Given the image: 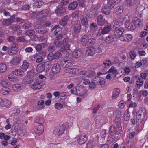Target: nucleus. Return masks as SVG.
I'll return each mask as SVG.
<instances>
[{"label":"nucleus","mask_w":148,"mask_h":148,"mask_svg":"<svg viewBox=\"0 0 148 148\" xmlns=\"http://www.w3.org/2000/svg\"><path fill=\"white\" fill-rule=\"evenodd\" d=\"M33 81V79L31 77H29L27 76L25 77L23 79L22 83L23 84H30Z\"/></svg>","instance_id":"29"},{"label":"nucleus","mask_w":148,"mask_h":148,"mask_svg":"<svg viewBox=\"0 0 148 148\" xmlns=\"http://www.w3.org/2000/svg\"><path fill=\"white\" fill-rule=\"evenodd\" d=\"M22 88V85L18 84L13 85L12 86V89L14 92H18Z\"/></svg>","instance_id":"34"},{"label":"nucleus","mask_w":148,"mask_h":148,"mask_svg":"<svg viewBox=\"0 0 148 148\" xmlns=\"http://www.w3.org/2000/svg\"><path fill=\"white\" fill-rule=\"evenodd\" d=\"M29 66V64L28 62H24L21 66V68L22 69L26 71L28 69Z\"/></svg>","instance_id":"59"},{"label":"nucleus","mask_w":148,"mask_h":148,"mask_svg":"<svg viewBox=\"0 0 148 148\" xmlns=\"http://www.w3.org/2000/svg\"><path fill=\"white\" fill-rule=\"evenodd\" d=\"M95 121V124L97 125L103 126L106 123L108 122L107 119L103 116H101Z\"/></svg>","instance_id":"11"},{"label":"nucleus","mask_w":148,"mask_h":148,"mask_svg":"<svg viewBox=\"0 0 148 148\" xmlns=\"http://www.w3.org/2000/svg\"><path fill=\"white\" fill-rule=\"evenodd\" d=\"M74 31L75 33L73 34V36H75L80 32L81 29V25L79 21H75L73 24Z\"/></svg>","instance_id":"7"},{"label":"nucleus","mask_w":148,"mask_h":148,"mask_svg":"<svg viewBox=\"0 0 148 148\" xmlns=\"http://www.w3.org/2000/svg\"><path fill=\"white\" fill-rule=\"evenodd\" d=\"M21 61L20 57H14L10 61V63L12 66L18 65Z\"/></svg>","instance_id":"17"},{"label":"nucleus","mask_w":148,"mask_h":148,"mask_svg":"<svg viewBox=\"0 0 148 148\" xmlns=\"http://www.w3.org/2000/svg\"><path fill=\"white\" fill-rule=\"evenodd\" d=\"M12 74L20 77H22L24 75V72L20 69H15L12 71Z\"/></svg>","instance_id":"20"},{"label":"nucleus","mask_w":148,"mask_h":148,"mask_svg":"<svg viewBox=\"0 0 148 148\" xmlns=\"http://www.w3.org/2000/svg\"><path fill=\"white\" fill-rule=\"evenodd\" d=\"M34 130L36 134L40 135L43 132L44 127L42 125H38L37 127H35Z\"/></svg>","instance_id":"14"},{"label":"nucleus","mask_w":148,"mask_h":148,"mask_svg":"<svg viewBox=\"0 0 148 148\" xmlns=\"http://www.w3.org/2000/svg\"><path fill=\"white\" fill-rule=\"evenodd\" d=\"M133 22L135 25L136 27H142L143 25L142 21L137 17L134 18L133 19Z\"/></svg>","instance_id":"24"},{"label":"nucleus","mask_w":148,"mask_h":148,"mask_svg":"<svg viewBox=\"0 0 148 148\" xmlns=\"http://www.w3.org/2000/svg\"><path fill=\"white\" fill-rule=\"evenodd\" d=\"M95 6H94L91 8L90 10H88L86 12V14L88 16H91L95 15L96 12V10L95 9Z\"/></svg>","instance_id":"27"},{"label":"nucleus","mask_w":148,"mask_h":148,"mask_svg":"<svg viewBox=\"0 0 148 148\" xmlns=\"http://www.w3.org/2000/svg\"><path fill=\"white\" fill-rule=\"evenodd\" d=\"M8 78L10 81L14 82H16L17 81V78L12 74H10L9 75Z\"/></svg>","instance_id":"58"},{"label":"nucleus","mask_w":148,"mask_h":148,"mask_svg":"<svg viewBox=\"0 0 148 148\" xmlns=\"http://www.w3.org/2000/svg\"><path fill=\"white\" fill-rule=\"evenodd\" d=\"M93 0H80L79 1V5L80 6L82 7L86 5V3H91L93 1Z\"/></svg>","instance_id":"50"},{"label":"nucleus","mask_w":148,"mask_h":148,"mask_svg":"<svg viewBox=\"0 0 148 148\" xmlns=\"http://www.w3.org/2000/svg\"><path fill=\"white\" fill-rule=\"evenodd\" d=\"M135 133L134 132H132L127 135V137L128 139L127 141L128 143H131L132 144L133 143L134 141V137L135 135Z\"/></svg>","instance_id":"22"},{"label":"nucleus","mask_w":148,"mask_h":148,"mask_svg":"<svg viewBox=\"0 0 148 148\" xmlns=\"http://www.w3.org/2000/svg\"><path fill=\"white\" fill-rule=\"evenodd\" d=\"M15 21V17L14 16H12L10 18L5 19L3 20L2 23L4 26H8L11 25Z\"/></svg>","instance_id":"12"},{"label":"nucleus","mask_w":148,"mask_h":148,"mask_svg":"<svg viewBox=\"0 0 148 148\" xmlns=\"http://www.w3.org/2000/svg\"><path fill=\"white\" fill-rule=\"evenodd\" d=\"M111 29V28L110 26H106L104 27L101 30V33L103 34L108 33Z\"/></svg>","instance_id":"47"},{"label":"nucleus","mask_w":148,"mask_h":148,"mask_svg":"<svg viewBox=\"0 0 148 148\" xmlns=\"http://www.w3.org/2000/svg\"><path fill=\"white\" fill-rule=\"evenodd\" d=\"M82 52L79 50H75L72 53L71 55L73 58H79L82 56Z\"/></svg>","instance_id":"21"},{"label":"nucleus","mask_w":148,"mask_h":148,"mask_svg":"<svg viewBox=\"0 0 148 148\" xmlns=\"http://www.w3.org/2000/svg\"><path fill=\"white\" fill-rule=\"evenodd\" d=\"M132 114L133 116L136 117L137 123L141 121L142 114L140 111L134 109L132 112Z\"/></svg>","instance_id":"13"},{"label":"nucleus","mask_w":148,"mask_h":148,"mask_svg":"<svg viewBox=\"0 0 148 148\" xmlns=\"http://www.w3.org/2000/svg\"><path fill=\"white\" fill-rule=\"evenodd\" d=\"M60 66L59 64L58 63L55 64L52 67V73L54 74L58 73L60 72Z\"/></svg>","instance_id":"19"},{"label":"nucleus","mask_w":148,"mask_h":148,"mask_svg":"<svg viewBox=\"0 0 148 148\" xmlns=\"http://www.w3.org/2000/svg\"><path fill=\"white\" fill-rule=\"evenodd\" d=\"M78 74L80 75H84L88 77H92L95 74L94 72L92 71H82L80 69H79Z\"/></svg>","instance_id":"8"},{"label":"nucleus","mask_w":148,"mask_h":148,"mask_svg":"<svg viewBox=\"0 0 148 148\" xmlns=\"http://www.w3.org/2000/svg\"><path fill=\"white\" fill-rule=\"evenodd\" d=\"M120 90L119 88H116L114 89L113 91L112 98L113 99H115L119 96L120 93Z\"/></svg>","instance_id":"33"},{"label":"nucleus","mask_w":148,"mask_h":148,"mask_svg":"<svg viewBox=\"0 0 148 148\" xmlns=\"http://www.w3.org/2000/svg\"><path fill=\"white\" fill-rule=\"evenodd\" d=\"M109 9L106 5L104 6L102 9V13L106 15H109L111 12V11Z\"/></svg>","instance_id":"38"},{"label":"nucleus","mask_w":148,"mask_h":148,"mask_svg":"<svg viewBox=\"0 0 148 148\" xmlns=\"http://www.w3.org/2000/svg\"><path fill=\"white\" fill-rule=\"evenodd\" d=\"M60 64L63 68H65L69 67V66L68 65V63L66 59L62 60L60 62Z\"/></svg>","instance_id":"55"},{"label":"nucleus","mask_w":148,"mask_h":148,"mask_svg":"<svg viewBox=\"0 0 148 148\" xmlns=\"http://www.w3.org/2000/svg\"><path fill=\"white\" fill-rule=\"evenodd\" d=\"M81 22L83 25H86L88 24V21L87 18L85 16H82L80 18Z\"/></svg>","instance_id":"46"},{"label":"nucleus","mask_w":148,"mask_h":148,"mask_svg":"<svg viewBox=\"0 0 148 148\" xmlns=\"http://www.w3.org/2000/svg\"><path fill=\"white\" fill-rule=\"evenodd\" d=\"M69 40V39L68 38H65L60 41H56L54 43V45L57 47L62 48L63 47L64 44H65L66 42H68Z\"/></svg>","instance_id":"16"},{"label":"nucleus","mask_w":148,"mask_h":148,"mask_svg":"<svg viewBox=\"0 0 148 148\" xmlns=\"http://www.w3.org/2000/svg\"><path fill=\"white\" fill-rule=\"evenodd\" d=\"M86 52L88 55L93 56L96 53L95 47H90L87 51Z\"/></svg>","instance_id":"36"},{"label":"nucleus","mask_w":148,"mask_h":148,"mask_svg":"<svg viewBox=\"0 0 148 148\" xmlns=\"http://www.w3.org/2000/svg\"><path fill=\"white\" fill-rule=\"evenodd\" d=\"M20 113V110L18 109L14 108L10 112V113L12 116H16Z\"/></svg>","instance_id":"60"},{"label":"nucleus","mask_w":148,"mask_h":148,"mask_svg":"<svg viewBox=\"0 0 148 148\" xmlns=\"http://www.w3.org/2000/svg\"><path fill=\"white\" fill-rule=\"evenodd\" d=\"M116 4L113 0H108V8L112 9L113 8Z\"/></svg>","instance_id":"45"},{"label":"nucleus","mask_w":148,"mask_h":148,"mask_svg":"<svg viewBox=\"0 0 148 148\" xmlns=\"http://www.w3.org/2000/svg\"><path fill=\"white\" fill-rule=\"evenodd\" d=\"M36 74L33 70H31L27 72V75L28 77L32 78L36 75Z\"/></svg>","instance_id":"56"},{"label":"nucleus","mask_w":148,"mask_h":148,"mask_svg":"<svg viewBox=\"0 0 148 148\" xmlns=\"http://www.w3.org/2000/svg\"><path fill=\"white\" fill-rule=\"evenodd\" d=\"M124 30L122 27L118 28L114 30V36L116 38H119L120 40L122 41H126V39L122 35Z\"/></svg>","instance_id":"2"},{"label":"nucleus","mask_w":148,"mask_h":148,"mask_svg":"<svg viewBox=\"0 0 148 148\" xmlns=\"http://www.w3.org/2000/svg\"><path fill=\"white\" fill-rule=\"evenodd\" d=\"M95 146V142L92 140L88 142L87 144V148H93Z\"/></svg>","instance_id":"52"},{"label":"nucleus","mask_w":148,"mask_h":148,"mask_svg":"<svg viewBox=\"0 0 148 148\" xmlns=\"http://www.w3.org/2000/svg\"><path fill=\"white\" fill-rule=\"evenodd\" d=\"M79 69L76 68H69L65 70L66 73L73 74H78Z\"/></svg>","instance_id":"26"},{"label":"nucleus","mask_w":148,"mask_h":148,"mask_svg":"<svg viewBox=\"0 0 148 148\" xmlns=\"http://www.w3.org/2000/svg\"><path fill=\"white\" fill-rule=\"evenodd\" d=\"M123 11V8L122 6H118L114 9V12L117 14H121Z\"/></svg>","instance_id":"37"},{"label":"nucleus","mask_w":148,"mask_h":148,"mask_svg":"<svg viewBox=\"0 0 148 148\" xmlns=\"http://www.w3.org/2000/svg\"><path fill=\"white\" fill-rule=\"evenodd\" d=\"M70 92L72 94L79 96L82 98H85L88 95L87 90L80 86H76L73 89H71Z\"/></svg>","instance_id":"1"},{"label":"nucleus","mask_w":148,"mask_h":148,"mask_svg":"<svg viewBox=\"0 0 148 148\" xmlns=\"http://www.w3.org/2000/svg\"><path fill=\"white\" fill-rule=\"evenodd\" d=\"M75 138H77L78 144L81 145L85 143L88 140V136L84 134L77 135Z\"/></svg>","instance_id":"3"},{"label":"nucleus","mask_w":148,"mask_h":148,"mask_svg":"<svg viewBox=\"0 0 148 148\" xmlns=\"http://www.w3.org/2000/svg\"><path fill=\"white\" fill-rule=\"evenodd\" d=\"M114 40V38L112 36H109L106 38L105 41L108 43H110L112 42Z\"/></svg>","instance_id":"64"},{"label":"nucleus","mask_w":148,"mask_h":148,"mask_svg":"<svg viewBox=\"0 0 148 148\" xmlns=\"http://www.w3.org/2000/svg\"><path fill=\"white\" fill-rule=\"evenodd\" d=\"M45 69V67L42 64H39L37 65L36 69L37 71L39 73L42 72Z\"/></svg>","instance_id":"49"},{"label":"nucleus","mask_w":148,"mask_h":148,"mask_svg":"<svg viewBox=\"0 0 148 148\" xmlns=\"http://www.w3.org/2000/svg\"><path fill=\"white\" fill-rule=\"evenodd\" d=\"M88 41H87L86 44L85 45L86 47H90L93 45L95 43L96 40L95 38H89Z\"/></svg>","instance_id":"30"},{"label":"nucleus","mask_w":148,"mask_h":148,"mask_svg":"<svg viewBox=\"0 0 148 148\" xmlns=\"http://www.w3.org/2000/svg\"><path fill=\"white\" fill-rule=\"evenodd\" d=\"M1 86L4 88L8 87L9 86L8 81L7 80H3L1 82Z\"/></svg>","instance_id":"63"},{"label":"nucleus","mask_w":148,"mask_h":148,"mask_svg":"<svg viewBox=\"0 0 148 148\" xmlns=\"http://www.w3.org/2000/svg\"><path fill=\"white\" fill-rule=\"evenodd\" d=\"M124 37V38L126 39V41L130 42L131 41L133 38L132 35L130 34H124L123 36Z\"/></svg>","instance_id":"54"},{"label":"nucleus","mask_w":148,"mask_h":148,"mask_svg":"<svg viewBox=\"0 0 148 148\" xmlns=\"http://www.w3.org/2000/svg\"><path fill=\"white\" fill-rule=\"evenodd\" d=\"M69 17L68 16H66L62 18L60 21V24L63 26H64L66 25L67 21L69 20Z\"/></svg>","instance_id":"31"},{"label":"nucleus","mask_w":148,"mask_h":148,"mask_svg":"<svg viewBox=\"0 0 148 148\" xmlns=\"http://www.w3.org/2000/svg\"><path fill=\"white\" fill-rule=\"evenodd\" d=\"M108 72L110 73L112 75V77H115L118 74V72L116 67L112 66Z\"/></svg>","instance_id":"23"},{"label":"nucleus","mask_w":148,"mask_h":148,"mask_svg":"<svg viewBox=\"0 0 148 148\" xmlns=\"http://www.w3.org/2000/svg\"><path fill=\"white\" fill-rule=\"evenodd\" d=\"M1 92L2 94L4 95H6L11 93V91L10 89L8 87L4 88L1 90Z\"/></svg>","instance_id":"48"},{"label":"nucleus","mask_w":148,"mask_h":148,"mask_svg":"<svg viewBox=\"0 0 148 148\" xmlns=\"http://www.w3.org/2000/svg\"><path fill=\"white\" fill-rule=\"evenodd\" d=\"M43 4V3L41 1H36L33 4V6L36 8H40Z\"/></svg>","instance_id":"53"},{"label":"nucleus","mask_w":148,"mask_h":148,"mask_svg":"<svg viewBox=\"0 0 148 148\" xmlns=\"http://www.w3.org/2000/svg\"><path fill=\"white\" fill-rule=\"evenodd\" d=\"M52 30H55L54 33L56 36L55 38L58 40L61 39L62 38V35L61 34L62 30V28L60 27L58 25H56L53 28Z\"/></svg>","instance_id":"4"},{"label":"nucleus","mask_w":148,"mask_h":148,"mask_svg":"<svg viewBox=\"0 0 148 148\" xmlns=\"http://www.w3.org/2000/svg\"><path fill=\"white\" fill-rule=\"evenodd\" d=\"M66 10L65 7L58 5L57 6L56 9L55 10V13L58 16H60L65 13Z\"/></svg>","instance_id":"9"},{"label":"nucleus","mask_w":148,"mask_h":148,"mask_svg":"<svg viewBox=\"0 0 148 148\" xmlns=\"http://www.w3.org/2000/svg\"><path fill=\"white\" fill-rule=\"evenodd\" d=\"M130 112L129 111V109H127L126 110V112L125 113L124 116V118L125 121H128L130 119Z\"/></svg>","instance_id":"51"},{"label":"nucleus","mask_w":148,"mask_h":148,"mask_svg":"<svg viewBox=\"0 0 148 148\" xmlns=\"http://www.w3.org/2000/svg\"><path fill=\"white\" fill-rule=\"evenodd\" d=\"M78 5V3L77 2H73L69 4L68 6V9L69 10H74L77 7Z\"/></svg>","instance_id":"35"},{"label":"nucleus","mask_w":148,"mask_h":148,"mask_svg":"<svg viewBox=\"0 0 148 148\" xmlns=\"http://www.w3.org/2000/svg\"><path fill=\"white\" fill-rule=\"evenodd\" d=\"M11 105V102L6 99H2L0 102V106L2 107L9 108Z\"/></svg>","instance_id":"15"},{"label":"nucleus","mask_w":148,"mask_h":148,"mask_svg":"<svg viewBox=\"0 0 148 148\" xmlns=\"http://www.w3.org/2000/svg\"><path fill=\"white\" fill-rule=\"evenodd\" d=\"M115 127V134H119L122 130V127L120 125L117 124Z\"/></svg>","instance_id":"57"},{"label":"nucleus","mask_w":148,"mask_h":148,"mask_svg":"<svg viewBox=\"0 0 148 148\" xmlns=\"http://www.w3.org/2000/svg\"><path fill=\"white\" fill-rule=\"evenodd\" d=\"M125 25L126 28L131 30H134L136 29L135 25L133 21L132 22L130 21L127 22H125Z\"/></svg>","instance_id":"18"},{"label":"nucleus","mask_w":148,"mask_h":148,"mask_svg":"<svg viewBox=\"0 0 148 148\" xmlns=\"http://www.w3.org/2000/svg\"><path fill=\"white\" fill-rule=\"evenodd\" d=\"M36 121L37 123L40 125L42 124L45 122L44 119L42 118L38 117L36 118Z\"/></svg>","instance_id":"62"},{"label":"nucleus","mask_w":148,"mask_h":148,"mask_svg":"<svg viewBox=\"0 0 148 148\" xmlns=\"http://www.w3.org/2000/svg\"><path fill=\"white\" fill-rule=\"evenodd\" d=\"M17 51V48L14 46H10L8 48V52L10 55H13L16 54Z\"/></svg>","instance_id":"28"},{"label":"nucleus","mask_w":148,"mask_h":148,"mask_svg":"<svg viewBox=\"0 0 148 148\" xmlns=\"http://www.w3.org/2000/svg\"><path fill=\"white\" fill-rule=\"evenodd\" d=\"M45 84V82L43 80L36 81L31 86V88L33 90H35L40 89Z\"/></svg>","instance_id":"5"},{"label":"nucleus","mask_w":148,"mask_h":148,"mask_svg":"<svg viewBox=\"0 0 148 148\" xmlns=\"http://www.w3.org/2000/svg\"><path fill=\"white\" fill-rule=\"evenodd\" d=\"M98 29L97 24L95 23H92L90 25V29L91 32H95Z\"/></svg>","instance_id":"43"},{"label":"nucleus","mask_w":148,"mask_h":148,"mask_svg":"<svg viewBox=\"0 0 148 148\" xmlns=\"http://www.w3.org/2000/svg\"><path fill=\"white\" fill-rule=\"evenodd\" d=\"M35 29L37 32L41 34L47 32V31L44 27L42 28V27L40 26H38L37 28H35Z\"/></svg>","instance_id":"39"},{"label":"nucleus","mask_w":148,"mask_h":148,"mask_svg":"<svg viewBox=\"0 0 148 148\" xmlns=\"http://www.w3.org/2000/svg\"><path fill=\"white\" fill-rule=\"evenodd\" d=\"M49 11L48 10H44L37 14L36 18L38 19H41L46 17L49 15Z\"/></svg>","instance_id":"10"},{"label":"nucleus","mask_w":148,"mask_h":148,"mask_svg":"<svg viewBox=\"0 0 148 148\" xmlns=\"http://www.w3.org/2000/svg\"><path fill=\"white\" fill-rule=\"evenodd\" d=\"M89 37L87 35H84L81 38V44L84 46H85Z\"/></svg>","instance_id":"32"},{"label":"nucleus","mask_w":148,"mask_h":148,"mask_svg":"<svg viewBox=\"0 0 148 148\" xmlns=\"http://www.w3.org/2000/svg\"><path fill=\"white\" fill-rule=\"evenodd\" d=\"M126 5L128 6L134 5L136 3V0H126Z\"/></svg>","instance_id":"42"},{"label":"nucleus","mask_w":148,"mask_h":148,"mask_svg":"<svg viewBox=\"0 0 148 148\" xmlns=\"http://www.w3.org/2000/svg\"><path fill=\"white\" fill-rule=\"evenodd\" d=\"M11 138L10 136L5 135V133L1 132L0 133V139H4L5 140H8Z\"/></svg>","instance_id":"40"},{"label":"nucleus","mask_w":148,"mask_h":148,"mask_svg":"<svg viewBox=\"0 0 148 148\" xmlns=\"http://www.w3.org/2000/svg\"><path fill=\"white\" fill-rule=\"evenodd\" d=\"M97 23L99 25H103L106 24L107 21L101 15L98 16L97 18Z\"/></svg>","instance_id":"25"},{"label":"nucleus","mask_w":148,"mask_h":148,"mask_svg":"<svg viewBox=\"0 0 148 148\" xmlns=\"http://www.w3.org/2000/svg\"><path fill=\"white\" fill-rule=\"evenodd\" d=\"M7 70V66L5 64L3 63L0 64V73H4Z\"/></svg>","instance_id":"44"},{"label":"nucleus","mask_w":148,"mask_h":148,"mask_svg":"<svg viewBox=\"0 0 148 148\" xmlns=\"http://www.w3.org/2000/svg\"><path fill=\"white\" fill-rule=\"evenodd\" d=\"M81 83L82 84L87 85L89 84L90 81L89 79L86 78H82L81 80Z\"/></svg>","instance_id":"61"},{"label":"nucleus","mask_w":148,"mask_h":148,"mask_svg":"<svg viewBox=\"0 0 148 148\" xmlns=\"http://www.w3.org/2000/svg\"><path fill=\"white\" fill-rule=\"evenodd\" d=\"M66 124H64L61 126L56 127L54 130V133L58 136L62 135L65 130Z\"/></svg>","instance_id":"6"},{"label":"nucleus","mask_w":148,"mask_h":148,"mask_svg":"<svg viewBox=\"0 0 148 148\" xmlns=\"http://www.w3.org/2000/svg\"><path fill=\"white\" fill-rule=\"evenodd\" d=\"M111 27L113 30H115L119 28V24L118 22L116 21H114L111 25Z\"/></svg>","instance_id":"41"}]
</instances>
